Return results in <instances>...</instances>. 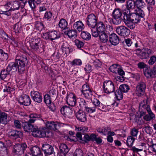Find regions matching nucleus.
Returning a JSON list of instances; mask_svg holds the SVG:
<instances>
[{
  "instance_id": "f257e3e1",
  "label": "nucleus",
  "mask_w": 156,
  "mask_h": 156,
  "mask_svg": "<svg viewBox=\"0 0 156 156\" xmlns=\"http://www.w3.org/2000/svg\"><path fill=\"white\" fill-rule=\"evenodd\" d=\"M28 62L26 56L23 55H18L16 57L15 62L10 63L7 68L10 72H15L17 71L20 74L23 73L25 69V65Z\"/></svg>"
},
{
  "instance_id": "f03ea898",
  "label": "nucleus",
  "mask_w": 156,
  "mask_h": 156,
  "mask_svg": "<svg viewBox=\"0 0 156 156\" xmlns=\"http://www.w3.org/2000/svg\"><path fill=\"white\" fill-rule=\"evenodd\" d=\"M30 46L31 49L37 53H41L44 51V47L40 38L33 39L30 43Z\"/></svg>"
},
{
  "instance_id": "7ed1b4c3",
  "label": "nucleus",
  "mask_w": 156,
  "mask_h": 156,
  "mask_svg": "<svg viewBox=\"0 0 156 156\" xmlns=\"http://www.w3.org/2000/svg\"><path fill=\"white\" fill-rule=\"evenodd\" d=\"M24 0H20L19 1H10L3 5V8H5L6 10L9 9V10L13 11L18 9L22 3H24Z\"/></svg>"
},
{
  "instance_id": "20e7f679",
  "label": "nucleus",
  "mask_w": 156,
  "mask_h": 156,
  "mask_svg": "<svg viewBox=\"0 0 156 156\" xmlns=\"http://www.w3.org/2000/svg\"><path fill=\"white\" fill-rule=\"evenodd\" d=\"M41 36L45 40L51 41L58 39L60 37L59 32L55 30L43 33Z\"/></svg>"
},
{
  "instance_id": "39448f33",
  "label": "nucleus",
  "mask_w": 156,
  "mask_h": 156,
  "mask_svg": "<svg viewBox=\"0 0 156 156\" xmlns=\"http://www.w3.org/2000/svg\"><path fill=\"white\" fill-rule=\"evenodd\" d=\"M122 12L119 8L115 9L112 13V17L114 19L113 22L114 24L119 25L122 22Z\"/></svg>"
},
{
  "instance_id": "423d86ee",
  "label": "nucleus",
  "mask_w": 156,
  "mask_h": 156,
  "mask_svg": "<svg viewBox=\"0 0 156 156\" xmlns=\"http://www.w3.org/2000/svg\"><path fill=\"white\" fill-rule=\"evenodd\" d=\"M103 87L105 92L107 94L113 92L115 89L113 83L109 80L105 81L104 83Z\"/></svg>"
},
{
  "instance_id": "0eeeda50",
  "label": "nucleus",
  "mask_w": 156,
  "mask_h": 156,
  "mask_svg": "<svg viewBox=\"0 0 156 156\" xmlns=\"http://www.w3.org/2000/svg\"><path fill=\"white\" fill-rule=\"evenodd\" d=\"M27 147V145L25 143L16 144L14 146L13 153L15 154L20 155L23 153L24 150Z\"/></svg>"
},
{
  "instance_id": "6e6552de",
  "label": "nucleus",
  "mask_w": 156,
  "mask_h": 156,
  "mask_svg": "<svg viewBox=\"0 0 156 156\" xmlns=\"http://www.w3.org/2000/svg\"><path fill=\"white\" fill-rule=\"evenodd\" d=\"M87 24L90 27H95L97 23L96 17L94 14L88 15L87 17Z\"/></svg>"
},
{
  "instance_id": "1a4fd4ad",
  "label": "nucleus",
  "mask_w": 156,
  "mask_h": 156,
  "mask_svg": "<svg viewBox=\"0 0 156 156\" xmlns=\"http://www.w3.org/2000/svg\"><path fill=\"white\" fill-rule=\"evenodd\" d=\"M146 85L143 82H140L138 83L136 90V93L139 96L144 94L146 89Z\"/></svg>"
},
{
  "instance_id": "9d476101",
  "label": "nucleus",
  "mask_w": 156,
  "mask_h": 156,
  "mask_svg": "<svg viewBox=\"0 0 156 156\" xmlns=\"http://www.w3.org/2000/svg\"><path fill=\"white\" fill-rule=\"evenodd\" d=\"M61 114L69 118H71L73 116V111L70 107L67 106H63L60 109Z\"/></svg>"
},
{
  "instance_id": "9b49d317",
  "label": "nucleus",
  "mask_w": 156,
  "mask_h": 156,
  "mask_svg": "<svg viewBox=\"0 0 156 156\" xmlns=\"http://www.w3.org/2000/svg\"><path fill=\"white\" fill-rule=\"evenodd\" d=\"M116 30V33L119 35L123 37L127 36L130 33V30L124 26L117 27Z\"/></svg>"
},
{
  "instance_id": "f8f14e48",
  "label": "nucleus",
  "mask_w": 156,
  "mask_h": 156,
  "mask_svg": "<svg viewBox=\"0 0 156 156\" xmlns=\"http://www.w3.org/2000/svg\"><path fill=\"white\" fill-rule=\"evenodd\" d=\"M32 132V135L35 137H44L46 135V132L44 129H39L36 126L34 127Z\"/></svg>"
},
{
  "instance_id": "ddd939ff",
  "label": "nucleus",
  "mask_w": 156,
  "mask_h": 156,
  "mask_svg": "<svg viewBox=\"0 0 156 156\" xmlns=\"http://www.w3.org/2000/svg\"><path fill=\"white\" fill-rule=\"evenodd\" d=\"M66 101L67 104L71 106L75 105L76 103V96L72 93H70L68 94L66 97Z\"/></svg>"
},
{
  "instance_id": "4468645a",
  "label": "nucleus",
  "mask_w": 156,
  "mask_h": 156,
  "mask_svg": "<svg viewBox=\"0 0 156 156\" xmlns=\"http://www.w3.org/2000/svg\"><path fill=\"white\" fill-rule=\"evenodd\" d=\"M153 54V52L151 50L147 48H143L140 51L139 57L141 59H147Z\"/></svg>"
},
{
  "instance_id": "2eb2a0df",
  "label": "nucleus",
  "mask_w": 156,
  "mask_h": 156,
  "mask_svg": "<svg viewBox=\"0 0 156 156\" xmlns=\"http://www.w3.org/2000/svg\"><path fill=\"white\" fill-rule=\"evenodd\" d=\"M19 103L21 105L25 106H28L31 103V100L28 96L24 95L19 98Z\"/></svg>"
},
{
  "instance_id": "dca6fc26",
  "label": "nucleus",
  "mask_w": 156,
  "mask_h": 156,
  "mask_svg": "<svg viewBox=\"0 0 156 156\" xmlns=\"http://www.w3.org/2000/svg\"><path fill=\"white\" fill-rule=\"evenodd\" d=\"M61 49L64 55L66 56L68 55L73 50L69 44L66 42L62 43Z\"/></svg>"
},
{
  "instance_id": "f3484780",
  "label": "nucleus",
  "mask_w": 156,
  "mask_h": 156,
  "mask_svg": "<svg viewBox=\"0 0 156 156\" xmlns=\"http://www.w3.org/2000/svg\"><path fill=\"white\" fill-rule=\"evenodd\" d=\"M77 119L81 122H85L87 120L86 114L82 110H79L76 114Z\"/></svg>"
},
{
  "instance_id": "a211bd4d",
  "label": "nucleus",
  "mask_w": 156,
  "mask_h": 156,
  "mask_svg": "<svg viewBox=\"0 0 156 156\" xmlns=\"http://www.w3.org/2000/svg\"><path fill=\"white\" fill-rule=\"evenodd\" d=\"M42 149L45 154L48 155L52 154L54 151L53 147L48 144H42Z\"/></svg>"
},
{
  "instance_id": "6ab92c4d",
  "label": "nucleus",
  "mask_w": 156,
  "mask_h": 156,
  "mask_svg": "<svg viewBox=\"0 0 156 156\" xmlns=\"http://www.w3.org/2000/svg\"><path fill=\"white\" fill-rule=\"evenodd\" d=\"M31 96L33 100L37 103H40L42 101V97L40 93L37 91L31 92Z\"/></svg>"
},
{
  "instance_id": "aec40b11",
  "label": "nucleus",
  "mask_w": 156,
  "mask_h": 156,
  "mask_svg": "<svg viewBox=\"0 0 156 156\" xmlns=\"http://www.w3.org/2000/svg\"><path fill=\"white\" fill-rule=\"evenodd\" d=\"M147 111L148 114L143 116L144 119L147 121H149L151 120L154 119L155 118V115L152 112L151 108H148Z\"/></svg>"
},
{
  "instance_id": "412c9836",
  "label": "nucleus",
  "mask_w": 156,
  "mask_h": 156,
  "mask_svg": "<svg viewBox=\"0 0 156 156\" xmlns=\"http://www.w3.org/2000/svg\"><path fill=\"white\" fill-rule=\"evenodd\" d=\"M85 27L83 22L81 21H79L75 23L73 25V28L74 30L79 32L82 31Z\"/></svg>"
},
{
  "instance_id": "4be33fe9",
  "label": "nucleus",
  "mask_w": 156,
  "mask_h": 156,
  "mask_svg": "<svg viewBox=\"0 0 156 156\" xmlns=\"http://www.w3.org/2000/svg\"><path fill=\"white\" fill-rule=\"evenodd\" d=\"M46 127L48 129L55 130L58 126V123L53 121H47L45 122Z\"/></svg>"
},
{
  "instance_id": "5701e85b",
  "label": "nucleus",
  "mask_w": 156,
  "mask_h": 156,
  "mask_svg": "<svg viewBox=\"0 0 156 156\" xmlns=\"http://www.w3.org/2000/svg\"><path fill=\"white\" fill-rule=\"evenodd\" d=\"M123 22L130 29H133L135 27V23L130 20L129 17L126 16V18H124Z\"/></svg>"
},
{
  "instance_id": "b1692460",
  "label": "nucleus",
  "mask_w": 156,
  "mask_h": 156,
  "mask_svg": "<svg viewBox=\"0 0 156 156\" xmlns=\"http://www.w3.org/2000/svg\"><path fill=\"white\" fill-rule=\"evenodd\" d=\"M109 41L112 44L115 45L119 44V39L116 34H112L110 36Z\"/></svg>"
},
{
  "instance_id": "393cba45",
  "label": "nucleus",
  "mask_w": 156,
  "mask_h": 156,
  "mask_svg": "<svg viewBox=\"0 0 156 156\" xmlns=\"http://www.w3.org/2000/svg\"><path fill=\"white\" fill-rule=\"evenodd\" d=\"M22 127L25 131L28 132H32L34 126L31 124L28 121V122L23 123Z\"/></svg>"
},
{
  "instance_id": "a878e982",
  "label": "nucleus",
  "mask_w": 156,
  "mask_h": 156,
  "mask_svg": "<svg viewBox=\"0 0 156 156\" xmlns=\"http://www.w3.org/2000/svg\"><path fill=\"white\" fill-rule=\"evenodd\" d=\"M139 109L141 110H146L147 111L148 108H151L150 106L147 105V100H143L142 101L139 105Z\"/></svg>"
},
{
  "instance_id": "bb28decb",
  "label": "nucleus",
  "mask_w": 156,
  "mask_h": 156,
  "mask_svg": "<svg viewBox=\"0 0 156 156\" xmlns=\"http://www.w3.org/2000/svg\"><path fill=\"white\" fill-rule=\"evenodd\" d=\"M21 134V132L14 130H11L8 132L9 136L11 138L15 139L20 137V134Z\"/></svg>"
},
{
  "instance_id": "cd10ccee",
  "label": "nucleus",
  "mask_w": 156,
  "mask_h": 156,
  "mask_svg": "<svg viewBox=\"0 0 156 156\" xmlns=\"http://www.w3.org/2000/svg\"><path fill=\"white\" fill-rule=\"evenodd\" d=\"M30 151L32 155L33 156H42L41 154V151L40 148L37 146L34 147L30 149Z\"/></svg>"
},
{
  "instance_id": "c85d7f7f",
  "label": "nucleus",
  "mask_w": 156,
  "mask_h": 156,
  "mask_svg": "<svg viewBox=\"0 0 156 156\" xmlns=\"http://www.w3.org/2000/svg\"><path fill=\"white\" fill-rule=\"evenodd\" d=\"M78 101L79 104V106L81 109H85L88 106L89 102L87 101H86L83 99L82 98H78Z\"/></svg>"
},
{
  "instance_id": "c756f323",
  "label": "nucleus",
  "mask_w": 156,
  "mask_h": 156,
  "mask_svg": "<svg viewBox=\"0 0 156 156\" xmlns=\"http://www.w3.org/2000/svg\"><path fill=\"white\" fill-rule=\"evenodd\" d=\"M30 119L28 121L30 123H33L35 121L39 119L41 117L40 115L36 113H31L29 116Z\"/></svg>"
},
{
  "instance_id": "7c9ffc66",
  "label": "nucleus",
  "mask_w": 156,
  "mask_h": 156,
  "mask_svg": "<svg viewBox=\"0 0 156 156\" xmlns=\"http://www.w3.org/2000/svg\"><path fill=\"white\" fill-rule=\"evenodd\" d=\"M110 130V128L107 127L99 128L97 129V131L98 133L104 135L107 134L108 131Z\"/></svg>"
},
{
  "instance_id": "2f4dec72",
  "label": "nucleus",
  "mask_w": 156,
  "mask_h": 156,
  "mask_svg": "<svg viewBox=\"0 0 156 156\" xmlns=\"http://www.w3.org/2000/svg\"><path fill=\"white\" fill-rule=\"evenodd\" d=\"M96 26V29L99 32V33L105 32V26L102 22H100L97 23Z\"/></svg>"
},
{
  "instance_id": "473e14b6",
  "label": "nucleus",
  "mask_w": 156,
  "mask_h": 156,
  "mask_svg": "<svg viewBox=\"0 0 156 156\" xmlns=\"http://www.w3.org/2000/svg\"><path fill=\"white\" fill-rule=\"evenodd\" d=\"M8 122L7 115L4 112H1L0 113V122L5 124Z\"/></svg>"
},
{
  "instance_id": "72a5a7b5",
  "label": "nucleus",
  "mask_w": 156,
  "mask_h": 156,
  "mask_svg": "<svg viewBox=\"0 0 156 156\" xmlns=\"http://www.w3.org/2000/svg\"><path fill=\"white\" fill-rule=\"evenodd\" d=\"M58 26L61 29L64 30L67 28L68 23L65 19H61L59 21Z\"/></svg>"
},
{
  "instance_id": "f704fd0d",
  "label": "nucleus",
  "mask_w": 156,
  "mask_h": 156,
  "mask_svg": "<svg viewBox=\"0 0 156 156\" xmlns=\"http://www.w3.org/2000/svg\"><path fill=\"white\" fill-rule=\"evenodd\" d=\"M10 72L6 68V70H2L1 72L0 77L2 80H4L7 78H8V76L10 75Z\"/></svg>"
},
{
  "instance_id": "c9c22d12",
  "label": "nucleus",
  "mask_w": 156,
  "mask_h": 156,
  "mask_svg": "<svg viewBox=\"0 0 156 156\" xmlns=\"http://www.w3.org/2000/svg\"><path fill=\"white\" fill-rule=\"evenodd\" d=\"M130 20H131L133 23H138L140 22V20L141 17L136 14L133 13L129 16Z\"/></svg>"
},
{
  "instance_id": "e433bc0d",
  "label": "nucleus",
  "mask_w": 156,
  "mask_h": 156,
  "mask_svg": "<svg viewBox=\"0 0 156 156\" xmlns=\"http://www.w3.org/2000/svg\"><path fill=\"white\" fill-rule=\"evenodd\" d=\"M80 35L81 37L83 39L86 41L89 40L91 38L90 34L87 31H82Z\"/></svg>"
},
{
  "instance_id": "4c0bfd02",
  "label": "nucleus",
  "mask_w": 156,
  "mask_h": 156,
  "mask_svg": "<svg viewBox=\"0 0 156 156\" xmlns=\"http://www.w3.org/2000/svg\"><path fill=\"white\" fill-rule=\"evenodd\" d=\"M99 37L100 40L102 42L105 43L108 41V36L105 32L99 33Z\"/></svg>"
},
{
  "instance_id": "58836bf2",
  "label": "nucleus",
  "mask_w": 156,
  "mask_h": 156,
  "mask_svg": "<svg viewBox=\"0 0 156 156\" xmlns=\"http://www.w3.org/2000/svg\"><path fill=\"white\" fill-rule=\"evenodd\" d=\"M135 5V1L133 0H129L126 2V6L128 10L133 9Z\"/></svg>"
},
{
  "instance_id": "ea45409f",
  "label": "nucleus",
  "mask_w": 156,
  "mask_h": 156,
  "mask_svg": "<svg viewBox=\"0 0 156 156\" xmlns=\"http://www.w3.org/2000/svg\"><path fill=\"white\" fill-rule=\"evenodd\" d=\"M81 60L79 59H76L73 60L71 62V67L75 68V67L80 66L82 64Z\"/></svg>"
},
{
  "instance_id": "a19ab883",
  "label": "nucleus",
  "mask_w": 156,
  "mask_h": 156,
  "mask_svg": "<svg viewBox=\"0 0 156 156\" xmlns=\"http://www.w3.org/2000/svg\"><path fill=\"white\" fill-rule=\"evenodd\" d=\"M88 129V127L84 126H76L75 130L80 132V133H84L87 132Z\"/></svg>"
},
{
  "instance_id": "79ce46f5",
  "label": "nucleus",
  "mask_w": 156,
  "mask_h": 156,
  "mask_svg": "<svg viewBox=\"0 0 156 156\" xmlns=\"http://www.w3.org/2000/svg\"><path fill=\"white\" fill-rule=\"evenodd\" d=\"M5 87L4 89V92H7L10 93L13 91L14 89L13 87L11 86V83L10 82H8L6 84H5Z\"/></svg>"
},
{
  "instance_id": "37998d69",
  "label": "nucleus",
  "mask_w": 156,
  "mask_h": 156,
  "mask_svg": "<svg viewBox=\"0 0 156 156\" xmlns=\"http://www.w3.org/2000/svg\"><path fill=\"white\" fill-rule=\"evenodd\" d=\"M136 6L137 8L142 9L145 6V3L143 0H136L135 1Z\"/></svg>"
},
{
  "instance_id": "c03bdc74",
  "label": "nucleus",
  "mask_w": 156,
  "mask_h": 156,
  "mask_svg": "<svg viewBox=\"0 0 156 156\" xmlns=\"http://www.w3.org/2000/svg\"><path fill=\"white\" fill-rule=\"evenodd\" d=\"M152 70L150 67H146L144 69V75L147 78L152 77Z\"/></svg>"
},
{
  "instance_id": "a18cd8bd",
  "label": "nucleus",
  "mask_w": 156,
  "mask_h": 156,
  "mask_svg": "<svg viewBox=\"0 0 156 156\" xmlns=\"http://www.w3.org/2000/svg\"><path fill=\"white\" fill-rule=\"evenodd\" d=\"M59 148L61 152L62 153L66 154L69 151V148L65 144H61L59 146Z\"/></svg>"
},
{
  "instance_id": "49530a36",
  "label": "nucleus",
  "mask_w": 156,
  "mask_h": 156,
  "mask_svg": "<svg viewBox=\"0 0 156 156\" xmlns=\"http://www.w3.org/2000/svg\"><path fill=\"white\" fill-rule=\"evenodd\" d=\"M135 138L132 136H128L126 140V144L128 147L132 146L135 140Z\"/></svg>"
},
{
  "instance_id": "de8ad7c7",
  "label": "nucleus",
  "mask_w": 156,
  "mask_h": 156,
  "mask_svg": "<svg viewBox=\"0 0 156 156\" xmlns=\"http://www.w3.org/2000/svg\"><path fill=\"white\" fill-rule=\"evenodd\" d=\"M67 34L69 38L73 39L75 38L77 36L76 31L74 30L68 31Z\"/></svg>"
},
{
  "instance_id": "09e8293b",
  "label": "nucleus",
  "mask_w": 156,
  "mask_h": 156,
  "mask_svg": "<svg viewBox=\"0 0 156 156\" xmlns=\"http://www.w3.org/2000/svg\"><path fill=\"white\" fill-rule=\"evenodd\" d=\"M120 66L119 65L113 64L110 66L109 69L111 72L116 74Z\"/></svg>"
},
{
  "instance_id": "8fccbe9b",
  "label": "nucleus",
  "mask_w": 156,
  "mask_h": 156,
  "mask_svg": "<svg viewBox=\"0 0 156 156\" xmlns=\"http://www.w3.org/2000/svg\"><path fill=\"white\" fill-rule=\"evenodd\" d=\"M115 98L118 100H120L122 99L123 97V95L122 92L120 90H117L115 92Z\"/></svg>"
},
{
  "instance_id": "3c124183",
  "label": "nucleus",
  "mask_w": 156,
  "mask_h": 156,
  "mask_svg": "<svg viewBox=\"0 0 156 156\" xmlns=\"http://www.w3.org/2000/svg\"><path fill=\"white\" fill-rule=\"evenodd\" d=\"M119 88L121 91L124 93L128 92L130 89L129 86L127 84H123L121 85Z\"/></svg>"
},
{
  "instance_id": "603ef678",
  "label": "nucleus",
  "mask_w": 156,
  "mask_h": 156,
  "mask_svg": "<svg viewBox=\"0 0 156 156\" xmlns=\"http://www.w3.org/2000/svg\"><path fill=\"white\" fill-rule=\"evenodd\" d=\"M44 18L47 20H51L53 18L51 12L50 11L46 12L44 14Z\"/></svg>"
},
{
  "instance_id": "864d4df0",
  "label": "nucleus",
  "mask_w": 156,
  "mask_h": 156,
  "mask_svg": "<svg viewBox=\"0 0 156 156\" xmlns=\"http://www.w3.org/2000/svg\"><path fill=\"white\" fill-rule=\"evenodd\" d=\"M142 9L137 8L135 10V12L134 13L139 16L141 18H143L145 15L144 12Z\"/></svg>"
},
{
  "instance_id": "5fc2aeb1",
  "label": "nucleus",
  "mask_w": 156,
  "mask_h": 156,
  "mask_svg": "<svg viewBox=\"0 0 156 156\" xmlns=\"http://www.w3.org/2000/svg\"><path fill=\"white\" fill-rule=\"evenodd\" d=\"M91 28V32L92 36L95 37H97L99 36V32L97 30V29L95 28V27H90Z\"/></svg>"
},
{
  "instance_id": "6e6d98bb",
  "label": "nucleus",
  "mask_w": 156,
  "mask_h": 156,
  "mask_svg": "<svg viewBox=\"0 0 156 156\" xmlns=\"http://www.w3.org/2000/svg\"><path fill=\"white\" fill-rule=\"evenodd\" d=\"M138 132V130L135 128H134L131 129L130 131L131 136L134 138L136 137Z\"/></svg>"
},
{
  "instance_id": "4d7b16f0",
  "label": "nucleus",
  "mask_w": 156,
  "mask_h": 156,
  "mask_svg": "<svg viewBox=\"0 0 156 156\" xmlns=\"http://www.w3.org/2000/svg\"><path fill=\"white\" fill-rule=\"evenodd\" d=\"M0 152L1 154H8L7 148L4 146L3 144L0 143Z\"/></svg>"
},
{
  "instance_id": "13d9d810",
  "label": "nucleus",
  "mask_w": 156,
  "mask_h": 156,
  "mask_svg": "<svg viewBox=\"0 0 156 156\" xmlns=\"http://www.w3.org/2000/svg\"><path fill=\"white\" fill-rule=\"evenodd\" d=\"M82 93L85 97L87 98H90L92 95L91 90L82 92Z\"/></svg>"
},
{
  "instance_id": "bf43d9fd",
  "label": "nucleus",
  "mask_w": 156,
  "mask_h": 156,
  "mask_svg": "<svg viewBox=\"0 0 156 156\" xmlns=\"http://www.w3.org/2000/svg\"><path fill=\"white\" fill-rule=\"evenodd\" d=\"M44 101L47 105H49L51 102L50 96L48 94H45L44 97Z\"/></svg>"
},
{
  "instance_id": "052dcab7",
  "label": "nucleus",
  "mask_w": 156,
  "mask_h": 156,
  "mask_svg": "<svg viewBox=\"0 0 156 156\" xmlns=\"http://www.w3.org/2000/svg\"><path fill=\"white\" fill-rule=\"evenodd\" d=\"M85 110L89 113H92L95 112L96 107H90L87 106L85 109Z\"/></svg>"
},
{
  "instance_id": "680f3d73",
  "label": "nucleus",
  "mask_w": 156,
  "mask_h": 156,
  "mask_svg": "<svg viewBox=\"0 0 156 156\" xmlns=\"http://www.w3.org/2000/svg\"><path fill=\"white\" fill-rule=\"evenodd\" d=\"M156 62V56L153 55L151 56L148 61V63L149 65H152Z\"/></svg>"
},
{
  "instance_id": "e2e57ef3",
  "label": "nucleus",
  "mask_w": 156,
  "mask_h": 156,
  "mask_svg": "<svg viewBox=\"0 0 156 156\" xmlns=\"http://www.w3.org/2000/svg\"><path fill=\"white\" fill-rule=\"evenodd\" d=\"M0 56V60L1 61L6 60L8 58L7 53L3 51V53Z\"/></svg>"
},
{
  "instance_id": "0e129e2a",
  "label": "nucleus",
  "mask_w": 156,
  "mask_h": 156,
  "mask_svg": "<svg viewBox=\"0 0 156 156\" xmlns=\"http://www.w3.org/2000/svg\"><path fill=\"white\" fill-rule=\"evenodd\" d=\"M75 42L76 46L79 48H81L84 45V44L83 42L80 41L78 39H76L75 41Z\"/></svg>"
},
{
  "instance_id": "69168bd1",
  "label": "nucleus",
  "mask_w": 156,
  "mask_h": 156,
  "mask_svg": "<svg viewBox=\"0 0 156 156\" xmlns=\"http://www.w3.org/2000/svg\"><path fill=\"white\" fill-rule=\"evenodd\" d=\"M95 67L97 69L100 68L101 65V63L100 61L98 59H96L94 62Z\"/></svg>"
},
{
  "instance_id": "338daca9",
  "label": "nucleus",
  "mask_w": 156,
  "mask_h": 156,
  "mask_svg": "<svg viewBox=\"0 0 156 156\" xmlns=\"http://www.w3.org/2000/svg\"><path fill=\"white\" fill-rule=\"evenodd\" d=\"M36 27L39 30H41L43 29L44 25L42 23L38 22L36 24Z\"/></svg>"
},
{
  "instance_id": "774afa93",
  "label": "nucleus",
  "mask_w": 156,
  "mask_h": 156,
  "mask_svg": "<svg viewBox=\"0 0 156 156\" xmlns=\"http://www.w3.org/2000/svg\"><path fill=\"white\" fill-rule=\"evenodd\" d=\"M92 103L94 105L95 107L96 108H98L99 106H100V104H101L100 101L99 100H98L97 99H94Z\"/></svg>"
}]
</instances>
